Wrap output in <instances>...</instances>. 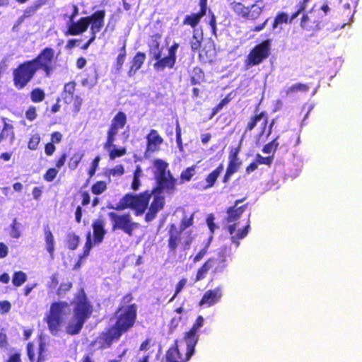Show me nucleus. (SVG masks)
Instances as JSON below:
<instances>
[{
	"mask_svg": "<svg viewBox=\"0 0 362 362\" xmlns=\"http://www.w3.org/2000/svg\"><path fill=\"white\" fill-rule=\"evenodd\" d=\"M137 317V306L135 303L119 305L115 312V322L100 336L101 349L110 348L114 341L120 339L122 335L130 330Z\"/></svg>",
	"mask_w": 362,
	"mask_h": 362,
	"instance_id": "nucleus-1",
	"label": "nucleus"
},
{
	"mask_svg": "<svg viewBox=\"0 0 362 362\" xmlns=\"http://www.w3.org/2000/svg\"><path fill=\"white\" fill-rule=\"evenodd\" d=\"M246 199V197H243L240 199H237L235 201L234 204L227 209L226 213L227 216L226 217V221L227 223L230 224L227 227L228 232L231 235L230 240L232 243L235 244V247L238 248L240 246V240L245 238L250 230V221L241 229H239L237 233H235L236 227L238 223L236 221L241 217L243 214L247 209V204H244L242 206H239L240 204L243 202Z\"/></svg>",
	"mask_w": 362,
	"mask_h": 362,
	"instance_id": "nucleus-2",
	"label": "nucleus"
},
{
	"mask_svg": "<svg viewBox=\"0 0 362 362\" xmlns=\"http://www.w3.org/2000/svg\"><path fill=\"white\" fill-rule=\"evenodd\" d=\"M93 313V306L87 296L82 291L76 298L73 309L74 322H70L66 327V332L69 335L78 334L83 328L84 323Z\"/></svg>",
	"mask_w": 362,
	"mask_h": 362,
	"instance_id": "nucleus-3",
	"label": "nucleus"
},
{
	"mask_svg": "<svg viewBox=\"0 0 362 362\" xmlns=\"http://www.w3.org/2000/svg\"><path fill=\"white\" fill-rule=\"evenodd\" d=\"M231 249L228 245H224L219 249L216 256H212L209 258L198 269L195 281H199L205 279L209 272L215 276L218 274L223 273L228 266L227 257L231 254Z\"/></svg>",
	"mask_w": 362,
	"mask_h": 362,
	"instance_id": "nucleus-4",
	"label": "nucleus"
},
{
	"mask_svg": "<svg viewBox=\"0 0 362 362\" xmlns=\"http://www.w3.org/2000/svg\"><path fill=\"white\" fill-rule=\"evenodd\" d=\"M154 165L156 168L154 173L156 186L151 192L153 194H160L162 192L173 194L176 190L177 180L168 169V163L161 159H156L154 161Z\"/></svg>",
	"mask_w": 362,
	"mask_h": 362,
	"instance_id": "nucleus-5",
	"label": "nucleus"
},
{
	"mask_svg": "<svg viewBox=\"0 0 362 362\" xmlns=\"http://www.w3.org/2000/svg\"><path fill=\"white\" fill-rule=\"evenodd\" d=\"M153 195L151 190H146L138 194L127 193L123 196L115 207L108 206L117 211L131 209L134 211L136 216L143 214L148 208L149 201Z\"/></svg>",
	"mask_w": 362,
	"mask_h": 362,
	"instance_id": "nucleus-6",
	"label": "nucleus"
},
{
	"mask_svg": "<svg viewBox=\"0 0 362 362\" xmlns=\"http://www.w3.org/2000/svg\"><path fill=\"white\" fill-rule=\"evenodd\" d=\"M37 71H42L45 77L50 78L57 67V57L54 49L46 47L33 59H30Z\"/></svg>",
	"mask_w": 362,
	"mask_h": 362,
	"instance_id": "nucleus-7",
	"label": "nucleus"
},
{
	"mask_svg": "<svg viewBox=\"0 0 362 362\" xmlns=\"http://www.w3.org/2000/svg\"><path fill=\"white\" fill-rule=\"evenodd\" d=\"M31 60L19 64L13 70V83L17 90H22L34 78L37 73Z\"/></svg>",
	"mask_w": 362,
	"mask_h": 362,
	"instance_id": "nucleus-8",
	"label": "nucleus"
},
{
	"mask_svg": "<svg viewBox=\"0 0 362 362\" xmlns=\"http://www.w3.org/2000/svg\"><path fill=\"white\" fill-rule=\"evenodd\" d=\"M68 307L69 303L66 301H57L51 304L45 320L52 334H57L61 329L64 322V311Z\"/></svg>",
	"mask_w": 362,
	"mask_h": 362,
	"instance_id": "nucleus-9",
	"label": "nucleus"
},
{
	"mask_svg": "<svg viewBox=\"0 0 362 362\" xmlns=\"http://www.w3.org/2000/svg\"><path fill=\"white\" fill-rule=\"evenodd\" d=\"M271 40L267 39L256 45L246 56L244 61V69L248 70L252 66L262 63L267 59L271 51Z\"/></svg>",
	"mask_w": 362,
	"mask_h": 362,
	"instance_id": "nucleus-10",
	"label": "nucleus"
},
{
	"mask_svg": "<svg viewBox=\"0 0 362 362\" xmlns=\"http://www.w3.org/2000/svg\"><path fill=\"white\" fill-rule=\"evenodd\" d=\"M127 122V115L122 111H118L112 117L107 131L106 141L103 144L105 149L110 150L115 147L114 142L120 129H123Z\"/></svg>",
	"mask_w": 362,
	"mask_h": 362,
	"instance_id": "nucleus-11",
	"label": "nucleus"
},
{
	"mask_svg": "<svg viewBox=\"0 0 362 362\" xmlns=\"http://www.w3.org/2000/svg\"><path fill=\"white\" fill-rule=\"evenodd\" d=\"M112 223V230H121L129 236H132L133 231L138 227V223L132 221L131 215L129 213L118 214L115 212L107 214Z\"/></svg>",
	"mask_w": 362,
	"mask_h": 362,
	"instance_id": "nucleus-12",
	"label": "nucleus"
},
{
	"mask_svg": "<svg viewBox=\"0 0 362 362\" xmlns=\"http://www.w3.org/2000/svg\"><path fill=\"white\" fill-rule=\"evenodd\" d=\"M204 320L202 315L197 317L195 322L193 324L190 329L185 333L183 340L186 344L189 346L188 356L194 354L195 352V346L199 340L197 334L198 329L204 325Z\"/></svg>",
	"mask_w": 362,
	"mask_h": 362,
	"instance_id": "nucleus-13",
	"label": "nucleus"
},
{
	"mask_svg": "<svg viewBox=\"0 0 362 362\" xmlns=\"http://www.w3.org/2000/svg\"><path fill=\"white\" fill-rule=\"evenodd\" d=\"M323 19L315 13H304L301 17L300 26L307 31H316L321 28Z\"/></svg>",
	"mask_w": 362,
	"mask_h": 362,
	"instance_id": "nucleus-14",
	"label": "nucleus"
},
{
	"mask_svg": "<svg viewBox=\"0 0 362 362\" xmlns=\"http://www.w3.org/2000/svg\"><path fill=\"white\" fill-rule=\"evenodd\" d=\"M187 345L186 353L184 356H182L179 349L178 340H175L174 341L173 345H172L169 349L166 351L165 355V362H187L191 357L194 354H191L188 356V352L189 350V346L188 344Z\"/></svg>",
	"mask_w": 362,
	"mask_h": 362,
	"instance_id": "nucleus-15",
	"label": "nucleus"
},
{
	"mask_svg": "<svg viewBox=\"0 0 362 362\" xmlns=\"http://www.w3.org/2000/svg\"><path fill=\"white\" fill-rule=\"evenodd\" d=\"M85 18L88 27L90 25V34L96 36V34L102 30L104 25L105 11L98 10Z\"/></svg>",
	"mask_w": 362,
	"mask_h": 362,
	"instance_id": "nucleus-16",
	"label": "nucleus"
},
{
	"mask_svg": "<svg viewBox=\"0 0 362 362\" xmlns=\"http://www.w3.org/2000/svg\"><path fill=\"white\" fill-rule=\"evenodd\" d=\"M208 0H199V11L197 13H192L185 16L182 21L184 25H189L192 28H195L200 23L202 18L206 14L208 9Z\"/></svg>",
	"mask_w": 362,
	"mask_h": 362,
	"instance_id": "nucleus-17",
	"label": "nucleus"
},
{
	"mask_svg": "<svg viewBox=\"0 0 362 362\" xmlns=\"http://www.w3.org/2000/svg\"><path fill=\"white\" fill-rule=\"evenodd\" d=\"M261 119H263V122L261 125V131L259 133V136H262L264 134L267 126L268 124L267 113L264 111L256 113L250 117L249 120L247 121L244 129V134L252 132L257 126V122Z\"/></svg>",
	"mask_w": 362,
	"mask_h": 362,
	"instance_id": "nucleus-18",
	"label": "nucleus"
},
{
	"mask_svg": "<svg viewBox=\"0 0 362 362\" xmlns=\"http://www.w3.org/2000/svg\"><path fill=\"white\" fill-rule=\"evenodd\" d=\"M280 149L288 152L290 149L296 147L300 142V135L298 131L293 129L280 136Z\"/></svg>",
	"mask_w": 362,
	"mask_h": 362,
	"instance_id": "nucleus-19",
	"label": "nucleus"
},
{
	"mask_svg": "<svg viewBox=\"0 0 362 362\" xmlns=\"http://www.w3.org/2000/svg\"><path fill=\"white\" fill-rule=\"evenodd\" d=\"M223 170V165L221 163L214 170H212L206 175L204 181L199 182L194 184V188L201 191H204L212 188L215 185L218 177Z\"/></svg>",
	"mask_w": 362,
	"mask_h": 362,
	"instance_id": "nucleus-20",
	"label": "nucleus"
},
{
	"mask_svg": "<svg viewBox=\"0 0 362 362\" xmlns=\"http://www.w3.org/2000/svg\"><path fill=\"white\" fill-rule=\"evenodd\" d=\"M105 220L103 216H99L98 218L93 220L92 223V245L100 244L103 241L105 235L106 234V230L105 228Z\"/></svg>",
	"mask_w": 362,
	"mask_h": 362,
	"instance_id": "nucleus-21",
	"label": "nucleus"
},
{
	"mask_svg": "<svg viewBox=\"0 0 362 362\" xmlns=\"http://www.w3.org/2000/svg\"><path fill=\"white\" fill-rule=\"evenodd\" d=\"M169 230L168 231V247L169 249V254L174 256L176 254L177 248L181 241L182 233L179 231L175 223L169 225Z\"/></svg>",
	"mask_w": 362,
	"mask_h": 362,
	"instance_id": "nucleus-22",
	"label": "nucleus"
},
{
	"mask_svg": "<svg viewBox=\"0 0 362 362\" xmlns=\"http://www.w3.org/2000/svg\"><path fill=\"white\" fill-rule=\"evenodd\" d=\"M146 152L153 153L159 151L160 146L163 143V139L158 132L154 129L150 130L146 136Z\"/></svg>",
	"mask_w": 362,
	"mask_h": 362,
	"instance_id": "nucleus-23",
	"label": "nucleus"
},
{
	"mask_svg": "<svg viewBox=\"0 0 362 362\" xmlns=\"http://www.w3.org/2000/svg\"><path fill=\"white\" fill-rule=\"evenodd\" d=\"M222 297V292L220 287L206 291L199 303V306H212L218 303Z\"/></svg>",
	"mask_w": 362,
	"mask_h": 362,
	"instance_id": "nucleus-24",
	"label": "nucleus"
},
{
	"mask_svg": "<svg viewBox=\"0 0 362 362\" xmlns=\"http://www.w3.org/2000/svg\"><path fill=\"white\" fill-rule=\"evenodd\" d=\"M165 205L164 197L160 195H154L151 203L148 212L146 214L145 220L146 222L152 221L157 216L158 212L161 211Z\"/></svg>",
	"mask_w": 362,
	"mask_h": 362,
	"instance_id": "nucleus-25",
	"label": "nucleus"
},
{
	"mask_svg": "<svg viewBox=\"0 0 362 362\" xmlns=\"http://www.w3.org/2000/svg\"><path fill=\"white\" fill-rule=\"evenodd\" d=\"M6 118L3 119L4 124L0 131V144L7 142L9 145H12L16 139L14 127L11 123L6 121Z\"/></svg>",
	"mask_w": 362,
	"mask_h": 362,
	"instance_id": "nucleus-26",
	"label": "nucleus"
},
{
	"mask_svg": "<svg viewBox=\"0 0 362 362\" xmlns=\"http://www.w3.org/2000/svg\"><path fill=\"white\" fill-rule=\"evenodd\" d=\"M146 56L144 52H137L130 62V66L127 71L129 77L134 76L143 66Z\"/></svg>",
	"mask_w": 362,
	"mask_h": 362,
	"instance_id": "nucleus-27",
	"label": "nucleus"
},
{
	"mask_svg": "<svg viewBox=\"0 0 362 362\" xmlns=\"http://www.w3.org/2000/svg\"><path fill=\"white\" fill-rule=\"evenodd\" d=\"M88 29L86 20L85 17H81L78 20L77 22L72 21L71 25L67 28V30L65 33L66 35H78L83 33Z\"/></svg>",
	"mask_w": 362,
	"mask_h": 362,
	"instance_id": "nucleus-28",
	"label": "nucleus"
},
{
	"mask_svg": "<svg viewBox=\"0 0 362 362\" xmlns=\"http://www.w3.org/2000/svg\"><path fill=\"white\" fill-rule=\"evenodd\" d=\"M240 151V144L238 146L230 149L228 156V164L227 168L238 172L242 165V161L238 158Z\"/></svg>",
	"mask_w": 362,
	"mask_h": 362,
	"instance_id": "nucleus-29",
	"label": "nucleus"
},
{
	"mask_svg": "<svg viewBox=\"0 0 362 362\" xmlns=\"http://www.w3.org/2000/svg\"><path fill=\"white\" fill-rule=\"evenodd\" d=\"M264 7V6L262 0L256 1L250 6H248L245 19L251 21L257 20L262 14Z\"/></svg>",
	"mask_w": 362,
	"mask_h": 362,
	"instance_id": "nucleus-30",
	"label": "nucleus"
},
{
	"mask_svg": "<svg viewBox=\"0 0 362 362\" xmlns=\"http://www.w3.org/2000/svg\"><path fill=\"white\" fill-rule=\"evenodd\" d=\"M76 83L74 81L66 83L62 90V99L66 104H70L74 100Z\"/></svg>",
	"mask_w": 362,
	"mask_h": 362,
	"instance_id": "nucleus-31",
	"label": "nucleus"
},
{
	"mask_svg": "<svg viewBox=\"0 0 362 362\" xmlns=\"http://www.w3.org/2000/svg\"><path fill=\"white\" fill-rule=\"evenodd\" d=\"M176 59L169 55L163 57L158 62H156L153 64V68L158 71H161L165 69H173L175 64Z\"/></svg>",
	"mask_w": 362,
	"mask_h": 362,
	"instance_id": "nucleus-32",
	"label": "nucleus"
},
{
	"mask_svg": "<svg viewBox=\"0 0 362 362\" xmlns=\"http://www.w3.org/2000/svg\"><path fill=\"white\" fill-rule=\"evenodd\" d=\"M190 83L192 86L200 84L205 81V74L203 70L199 67H194L189 72Z\"/></svg>",
	"mask_w": 362,
	"mask_h": 362,
	"instance_id": "nucleus-33",
	"label": "nucleus"
},
{
	"mask_svg": "<svg viewBox=\"0 0 362 362\" xmlns=\"http://www.w3.org/2000/svg\"><path fill=\"white\" fill-rule=\"evenodd\" d=\"M45 241L46 249L51 257H53L54 252V235L48 226L44 227Z\"/></svg>",
	"mask_w": 362,
	"mask_h": 362,
	"instance_id": "nucleus-34",
	"label": "nucleus"
},
{
	"mask_svg": "<svg viewBox=\"0 0 362 362\" xmlns=\"http://www.w3.org/2000/svg\"><path fill=\"white\" fill-rule=\"evenodd\" d=\"M86 238V240L83 248V252L81 255H79L78 260L74 265V268H79L81 267V260L89 255L90 250L92 248L91 233L90 231L87 233Z\"/></svg>",
	"mask_w": 362,
	"mask_h": 362,
	"instance_id": "nucleus-35",
	"label": "nucleus"
},
{
	"mask_svg": "<svg viewBox=\"0 0 362 362\" xmlns=\"http://www.w3.org/2000/svg\"><path fill=\"white\" fill-rule=\"evenodd\" d=\"M309 90L310 86L308 84L296 83L284 90V93H285V96H288L298 92L307 93Z\"/></svg>",
	"mask_w": 362,
	"mask_h": 362,
	"instance_id": "nucleus-36",
	"label": "nucleus"
},
{
	"mask_svg": "<svg viewBox=\"0 0 362 362\" xmlns=\"http://www.w3.org/2000/svg\"><path fill=\"white\" fill-rule=\"evenodd\" d=\"M47 0H36L33 4L28 6L23 12V18H29L33 16L35 12L44 6Z\"/></svg>",
	"mask_w": 362,
	"mask_h": 362,
	"instance_id": "nucleus-37",
	"label": "nucleus"
},
{
	"mask_svg": "<svg viewBox=\"0 0 362 362\" xmlns=\"http://www.w3.org/2000/svg\"><path fill=\"white\" fill-rule=\"evenodd\" d=\"M289 23L288 16L285 12H278L272 23V29L276 30L279 27L280 30L282 29L281 25Z\"/></svg>",
	"mask_w": 362,
	"mask_h": 362,
	"instance_id": "nucleus-38",
	"label": "nucleus"
},
{
	"mask_svg": "<svg viewBox=\"0 0 362 362\" xmlns=\"http://www.w3.org/2000/svg\"><path fill=\"white\" fill-rule=\"evenodd\" d=\"M143 176V171L140 165H136L133 173V179L131 184V189L134 191L139 190L141 186V177Z\"/></svg>",
	"mask_w": 362,
	"mask_h": 362,
	"instance_id": "nucleus-39",
	"label": "nucleus"
},
{
	"mask_svg": "<svg viewBox=\"0 0 362 362\" xmlns=\"http://www.w3.org/2000/svg\"><path fill=\"white\" fill-rule=\"evenodd\" d=\"M230 8L237 16L245 19L248 6L241 2L233 1L230 4Z\"/></svg>",
	"mask_w": 362,
	"mask_h": 362,
	"instance_id": "nucleus-40",
	"label": "nucleus"
},
{
	"mask_svg": "<svg viewBox=\"0 0 362 362\" xmlns=\"http://www.w3.org/2000/svg\"><path fill=\"white\" fill-rule=\"evenodd\" d=\"M126 42H124L122 47L119 49V54L117 55L116 58L115 62V69L117 71H119L122 70V66L124 65L126 57H127V49H126Z\"/></svg>",
	"mask_w": 362,
	"mask_h": 362,
	"instance_id": "nucleus-41",
	"label": "nucleus"
},
{
	"mask_svg": "<svg viewBox=\"0 0 362 362\" xmlns=\"http://www.w3.org/2000/svg\"><path fill=\"white\" fill-rule=\"evenodd\" d=\"M45 92L40 88H35L30 93V98L33 103H40L45 99Z\"/></svg>",
	"mask_w": 362,
	"mask_h": 362,
	"instance_id": "nucleus-42",
	"label": "nucleus"
},
{
	"mask_svg": "<svg viewBox=\"0 0 362 362\" xmlns=\"http://www.w3.org/2000/svg\"><path fill=\"white\" fill-rule=\"evenodd\" d=\"M196 168L195 165H192L182 171L180 176V183L189 182L196 173Z\"/></svg>",
	"mask_w": 362,
	"mask_h": 362,
	"instance_id": "nucleus-43",
	"label": "nucleus"
},
{
	"mask_svg": "<svg viewBox=\"0 0 362 362\" xmlns=\"http://www.w3.org/2000/svg\"><path fill=\"white\" fill-rule=\"evenodd\" d=\"M279 139L280 136L278 135L272 141L265 144L263 146L262 152L269 154L271 153H274L278 149V148H280V142L278 141Z\"/></svg>",
	"mask_w": 362,
	"mask_h": 362,
	"instance_id": "nucleus-44",
	"label": "nucleus"
},
{
	"mask_svg": "<svg viewBox=\"0 0 362 362\" xmlns=\"http://www.w3.org/2000/svg\"><path fill=\"white\" fill-rule=\"evenodd\" d=\"M80 243V238L74 233H69L66 238V245L69 250H75Z\"/></svg>",
	"mask_w": 362,
	"mask_h": 362,
	"instance_id": "nucleus-45",
	"label": "nucleus"
},
{
	"mask_svg": "<svg viewBox=\"0 0 362 362\" xmlns=\"http://www.w3.org/2000/svg\"><path fill=\"white\" fill-rule=\"evenodd\" d=\"M27 280V275L22 271L15 272L13 274L12 283L14 286H22Z\"/></svg>",
	"mask_w": 362,
	"mask_h": 362,
	"instance_id": "nucleus-46",
	"label": "nucleus"
},
{
	"mask_svg": "<svg viewBox=\"0 0 362 362\" xmlns=\"http://www.w3.org/2000/svg\"><path fill=\"white\" fill-rule=\"evenodd\" d=\"M231 93L228 94L223 99H222L218 104H217L213 109L211 115L209 116V119H212L219 111H221L223 107L227 105L230 100H232V97L230 96Z\"/></svg>",
	"mask_w": 362,
	"mask_h": 362,
	"instance_id": "nucleus-47",
	"label": "nucleus"
},
{
	"mask_svg": "<svg viewBox=\"0 0 362 362\" xmlns=\"http://www.w3.org/2000/svg\"><path fill=\"white\" fill-rule=\"evenodd\" d=\"M91 192L93 194L99 195L107 189V183L105 181H97L91 187Z\"/></svg>",
	"mask_w": 362,
	"mask_h": 362,
	"instance_id": "nucleus-48",
	"label": "nucleus"
},
{
	"mask_svg": "<svg viewBox=\"0 0 362 362\" xmlns=\"http://www.w3.org/2000/svg\"><path fill=\"white\" fill-rule=\"evenodd\" d=\"M194 213L192 214L189 216H185L182 217L180 221V228L178 229L179 231H184L187 228L192 226L194 224Z\"/></svg>",
	"mask_w": 362,
	"mask_h": 362,
	"instance_id": "nucleus-49",
	"label": "nucleus"
},
{
	"mask_svg": "<svg viewBox=\"0 0 362 362\" xmlns=\"http://www.w3.org/2000/svg\"><path fill=\"white\" fill-rule=\"evenodd\" d=\"M21 223L18 222L17 218H14L11 224L10 236L13 238H19L21 237Z\"/></svg>",
	"mask_w": 362,
	"mask_h": 362,
	"instance_id": "nucleus-50",
	"label": "nucleus"
},
{
	"mask_svg": "<svg viewBox=\"0 0 362 362\" xmlns=\"http://www.w3.org/2000/svg\"><path fill=\"white\" fill-rule=\"evenodd\" d=\"M341 16L344 18V20L349 21L354 16V11L351 7L350 4L346 2L344 3L341 7V11H340Z\"/></svg>",
	"mask_w": 362,
	"mask_h": 362,
	"instance_id": "nucleus-51",
	"label": "nucleus"
},
{
	"mask_svg": "<svg viewBox=\"0 0 362 362\" xmlns=\"http://www.w3.org/2000/svg\"><path fill=\"white\" fill-rule=\"evenodd\" d=\"M202 36H197L196 35H193L190 42V47L193 52H197L198 50H199L202 43Z\"/></svg>",
	"mask_w": 362,
	"mask_h": 362,
	"instance_id": "nucleus-52",
	"label": "nucleus"
},
{
	"mask_svg": "<svg viewBox=\"0 0 362 362\" xmlns=\"http://www.w3.org/2000/svg\"><path fill=\"white\" fill-rule=\"evenodd\" d=\"M72 283L70 281L62 282L56 291V294L59 296L64 295L72 288Z\"/></svg>",
	"mask_w": 362,
	"mask_h": 362,
	"instance_id": "nucleus-53",
	"label": "nucleus"
},
{
	"mask_svg": "<svg viewBox=\"0 0 362 362\" xmlns=\"http://www.w3.org/2000/svg\"><path fill=\"white\" fill-rule=\"evenodd\" d=\"M83 154L81 153H74L71 158L69 159L68 166L71 170H75L78 167V164L80 163L82 158Z\"/></svg>",
	"mask_w": 362,
	"mask_h": 362,
	"instance_id": "nucleus-54",
	"label": "nucleus"
},
{
	"mask_svg": "<svg viewBox=\"0 0 362 362\" xmlns=\"http://www.w3.org/2000/svg\"><path fill=\"white\" fill-rule=\"evenodd\" d=\"M40 136L38 134L32 135L28 143V148L30 150L35 151L38 148V145L40 142Z\"/></svg>",
	"mask_w": 362,
	"mask_h": 362,
	"instance_id": "nucleus-55",
	"label": "nucleus"
},
{
	"mask_svg": "<svg viewBox=\"0 0 362 362\" xmlns=\"http://www.w3.org/2000/svg\"><path fill=\"white\" fill-rule=\"evenodd\" d=\"M109 151V156L111 160H115L117 158L124 156L127 153V149L124 147H122L119 148H114L112 149H110Z\"/></svg>",
	"mask_w": 362,
	"mask_h": 362,
	"instance_id": "nucleus-56",
	"label": "nucleus"
},
{
	"mask_svg": "<svg viewBox=\"0 0 362 362\" xmlns=\"http://www.w3.org/2000/svg\"><path fill=\"white\" fill-rule=\"evenodd\" d=\"M58 173L59 170L56 168H50L43 175L44 180L49 182H52L56 178Z\"/></svg>",
	"mask_w": 362,
	"mask_h": 362,
	"instance_id": "nucleus-57",
	"label": "nucleus"
},
{
	"mask_svg": "<svg viewBox=\"0 0 362 362\" xmlns=\"http://www.w3.org/2000/svg\"><path fill=\"white\" fill-rule=\"evenodd\" d=\"M187 283V279L182 278L181 279L176 285V288L175 290V293L172 298L170 299V302L174 300V299L177 297V296L182 291V289L185 287Z\"/></svg>",
	"mask_w": 362,
	"mask_h": 362,
	"instance_id": "nucleus-58",
	"label": "nucleus"
},
{
	"mask_svg": "<svg viewBox=\"0 0 362 362\" xmlns=\"http://www.w3.org/2000/svg\"><path fill=\"white\" fill-rule=\"evenodd\" d=\"M59 274L54 273L49 278V281L47 283V286L49 289L53 290L56 289L57 286L59 285Z\"/></svg>",
	"mask_w": 362,
	"mask_h": 362,
	"instance_id": "nucleus-59",
	"label": "nucleus"
},
{
	"mask_svg": "<svg viewBox=\"0 0 362 362\" xmlns=\"http://www.w3.org/2000/svg\"><path fill=\"white\" fill-rule=\"evenodd\" d=\"M274 156H267V157H263L260 154H257L256 156V162L259 164H264L268 166H270L273 162Z\"/></svg>",
	"mask_w": 362,
	"mask_h": 362,
	"instance_id": "nucleus-60",
	"label": "nucleus"
},
{
	"mask_svg": "<svg viewBox=\"0 0 362 362\" xmlns=\"http://www.w3.org/2000/svg\"><path fill=\"white\" fill-rule=\"evenodd\" d=\"M25 117L29 121H33L37 118L36 107L33 105L30 106L25 111Z\"/></svg>",
	"mask_w": 362,
	"mask_h": 362,
	"instance_id": "nucleus-61",
	"label": "nucleus"
},
{
	"mask_svg": "<svg viewBox=\"0 0 362 362\" xmlns=\"http://www.w3.org/2000/svg\"><path fill=\"white\" fill-rule=\"evenodd\" d=\"M208 252V246L206 245L202 249H201L199 252L193 257V262L197 263L201 261L203 257L207 254Z\"/></svg>",
	"mask_w": 362,
	"mask_h": 362,
	"instance_id": "nucleus-62",
	"label": "nucleus"
},
{
	"mask_svg": "<svg viewBox=\"0 0 362 362\" xmlns=\"http://www.w3.org/2000/svg\"><path fill=\"white\" fill-rule=\"evenodd\" d=\"M11 308V304L8 300L0 301V313L6 314L8 313Z\"/></svg>",
	"mask_w": 362,
	"mask_h": 362,
	"instance_id": "nucleus-63",
	"label": "nucleus"
},
{
	"mask_svg": "<svg viewBox=\"0 0 362 362\" xmlns=\"http://www.w3.org/2000/svg\"><path fill=\"white\" fill-rule=\"evenodd\" d=\"M206 223L211 231V233L213 234L214 233L215 229L217 228L216 225L214 223V214H210L209 215H208L206 218Z\"/></svg>",
	"mask_w": 362,
	"mask_h": 362,
	"instance_id": "nucleus-64",
	"label": "nucleus"
}]
</instances>
